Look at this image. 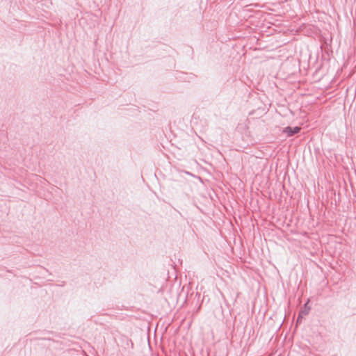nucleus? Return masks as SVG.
<instances>
[{
    "mask_svg": "<svg viewBox=\"0 0 356 356\" xmlns=\"http://www.w3.org/2000/svg\"><path fill=\"white\" fill-rule=\"evenodd\" d=\"M301 128L299 127H286L284 129L283 133L286 134L288 137L293 136L294 134H298L300 131Z\"/></svg>",
    "mask_w": 356,
    "mask_h": 356,
    "instance_id": "nucleus-1",
    "label": "nucleus"
},
{
    "mask_svg": "<svg viewBox=\"0 0 356 356\" xmlns=\"http://www.w3.org/2000/svg\"><path fill=\"white\" fill-rule=\"evenodd\" d=\"M307 305H308V302H306L305 305H304V309H302L299 314V316H298V320H299L300 317V315L302 314V315H307L309 313V311L310 309L309 307H307Z\"/></svg>",
    "mask_w": 356,
    "mask_h": 356,
    "instance_id": "nucleus-2",
    "label": "nucleus"
}]
</instances>
